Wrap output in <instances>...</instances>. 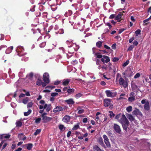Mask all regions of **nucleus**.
<instances>
[{
    "mask_svg": "<svg viewBox=\"0 0 151 151\" xmlns=\"http://www.w3.org/2000/svg\"><path fill=\"white\" fill-rule=\"evenodd\" d=\"M118 121L121 123L123 129L127 131V127L129 125V122L125 116L124 114H122L120 120H118Z\"/></svg>",
    "mask_w": 151,
    "mask_h": 151,
    "instance_id": "nucleus-1",
    "label": "nucleus"
},
{
    "mask_svg": "<svg viewBox=\"0 0 151 151\" xmlns=\"http://www.w3.org/2000/svg\"><path fill=\"white\" fill-rule=\"evenodd\" d=\"M78 45H76V43H71V45L68 46V52L70 54H72L74 53L75 51H77L79 48Z\"/></svg>",
    "mask_w": 151,
    "mask_h": 151,
    "instance_id": "nucleus-2",
    "label": "nucleus"
},
{
    "mask_svg": "<svg viewBox=\"0 0 151 151\" xmlns=\"http://www.w3.org/2000/svg\"><path fill=\"white\" fill-rule=\"evenodd\" d=\"M128 79H124L122 77H121L119 81V83L120 85H122L124 88H126L128 86Z\"/></svg>",
    "mask_w": 151,
    "mask_h": 151,
    "instance_id": "nucleus-3",
    "label": "nucleus"
},
{
    "mask_svg": "<svg viewBox=\"0 0 151 151\" xmlns=\"http://www.w3.org/2000/svg\"><path fill=\"white\" fill-rule=\"evenodd\" d=\"M133 75V72L131 69H127L124 72L122 73V75L124 78H126L127 77H131Z\"/></svg>",
    "mask_w": 151,
    "mask_h": 151,
    "instance_id": "nucleus-4",
    "label": "nucleus"
},
{
    "mask_svg": "<svg viewBox=\"0 0 151 151\" xmlns=\"http://www.w3.org/2000/svg\"><path fill=\"white\" fill-rule=\"evenodd\" d=\"M49 76L47 73H45L43 75V80L45 83H50Z\"/></svg>",
    "mask_w": 151,
    "mask_h": 151,
    "instance_id": "nucleus-5",
    "label": "nucleus"
},
{
    "mask_svg": "<svg viewBox=\"0 0 151 151\" xmlns=\"http://www.w3.org/2000/svg\"><path fill=\"white\" fill-rule=\"evenodd\" d=\"M113 128L116 133L120 134L121 132V129L119 126L116 124H114Z\"/></svg>",
    "mask_w": 151,
    "mask_h": 151,
    "instance_id": "nucleus-6",
    "label": "nucleus"
},
{
    "mask_svg": "<svg viewBox=\"0 0 151 151\" xmlns=\"http://www.w3.org/2000/svg\"><path fill=\"white\" fill-rule=\"evenodd\" d=\"M103 137L104 139V142L107 147L109 148L111 146V144L107 136L106 135L104 134L103 136Z\"/></svg>",
    "mask_w": 151,
    "mask_h": 151,
    "instance_id": "nucleus-7",
    "label": "nucleus"
},
{
    "mask_svg": "<svg viewBox=\"0 0 151 151\" xmlns=\"http://www.w3.org/2000/svg\"><path fill=\"white\" fill-rule=\"evenodd\" d=\"M132 114L133 115H138L140 116L142 115V113L139 111V109L135 108V109L132 112Z\"/></svg>",
    "mask_w": 151,
    "mask_h": 151,
    "instance_id": "nucleus-8",
    "label": "nucleus"
},
{
    "mask_svg": "<svg viewBox=\"0 0 151 151\" xmlns=\"http://www.w3.org/2000/svg\"><path fill=\"white\" fill-rule=\"evenodd\" d=\"M62 111V107L60 106H56L55 108H54L53 110V112L55 113Z\"/></svg>",
    "mask_w": 151,
    "mask_h": 151,
    "instance_id": "nucleus-9",
    "label": "nucleus"
},
{
    "mask_svg": "<svg viewBox=\"0 0 151 151\" xmlns=\"http://www.w3.org/2000/svg\"><path fill=\"white\" fill-rule=\"evenodd\" d=\"M41 117L42 118L43 122L44 123H47L50 122L52 119L51 117H47L46 116Z\"/></svg>",
    "mask_w": 151,
    "mask_h": 151,
    "instance_id": "nucleus-10",
    "label": "nucleus"
},
{
    "mask_svg": "<svg viewBox=\"0 0 151 151\" xmlns=\"http://www.w3.org/2000/svg\"><path fill=\"white\" fill-rule=\"evenodd\" d=\"M123 15V14L122 13H120L115 17V20L117 21V22H119L121 20V17L122 15Z\"/></svg>",
    "mask_w": 151,
    "mask_h": 151,
    "instance_id": "nucleus-11",
    "label": "nucleus"
},
{
    "mask_svg": "<svg viewBox=\"0 0 151 151\" xmlns=\"http://www.w3.org/2000/svg\"><path fill=\"white\" fill-rule=\"evenodd\" d=\"M70 116L69 115H65L62 119V121L65 123H68L70 119Z\"/></svg>",
    "mask_w": 151,
    "mask_h": 151,
    "instance_id": "nucleus-12",
    "label": "nucleus"
},
{
    "mask_svg": "<svg viewBox=\"0 0 151 151\" xmlns=\"http://www.w3.org/2000/svg\"><path fill=\"white\" fill-rule=\"evenodd\" d=\"M104 106L105 107H108L111 104V100L106 99H104Z\"/></svg>",
    "mask_w": 151,
    "mask_h": 151,
    "instance_id": "nucleus-13",
    "label": "nucleus"
},
{
    "mask_svg": "<svg viewBox=\"0 0 151 151\" xmlns=\"http://www.w3.org/2000/svg\"><path fill=\"white\" fill-rule=\"evenodd\" d=\"M22 146L23 147H26L27 149L28 150H31L33 147V144L32 143H28L23 145Z\"/></svg>",
    "mask_w": 151,
    "mask_h": 151,
    "instance_id": "nucleus-14",
    "label": "nucleus"
},
{
    "mask_svg": "<svg viewBox=\"0 0 151 151\" xmlns=\"http://www.w3.org/2000/svg\"><path fill=\"white\" fill-rule=\"evenodd\" d=\"M105 93L107 97H114L113 93L110 90H107L105 91Z\"/></svg>",
    "mask_w": 151,
    "mask_h": 151,
    "instance_id": "nucleus-15",
    "label": "nucleus"
},
{
    "mask_svg": "<svg viewBox=\"0 0 151 151\" xmlns=\"http://www.w3.org/2000/svg\"><path fill=\"white\" fill-rule=\"evenodd\" d=\"M134 93L133 92H132L130 94V96H130L128 99V100L129 102H132L135 100V97L134 96Z\"/></svg>",
    "mask_w": 151,
    "mask_h": 151,
    "instance_id": "nucleus-16",
    "label": "nucleus"
},
{
    "mask_svg": "<svg viewBox=\"0 0 151 151\" xmlns=\"http://www.w3.org/2000/svg\"><path fill=\"white\" fill-rule=\"evenodd\" d=\"M126 115L130 121L132 122L134 120V118L132 114L127 113Z\"/></svg>",
    "mask_w": 151,
    "mask_h": 151,
    "instance_id": "nucleus-17",
    "label": "nucleus"
},
{
    "mask_svg": "<svg viewBox=\"0 0 151 151\" xmlns=\"http://www.w3.org/2000/svg\"><path fill=\"white\" fill-rule=\"evenodd\" d=\"M70 81V80L69 79H64L63 82V85L65 86H67Z\"/></svg>",
    "mask_w": 151,
    "mask_h": 151,
    "instance_id": "nucleus-18",
    "label": "nucleus"
},
{
    "mask_svg": "<svg viewBox=\"0 0 151 151\" xmlns=\"http://www.w3.org/2000/svg\"><path fill=\"white\" fill-rule=\"evenodd\" d=\"M13 48V47L12 46L8 47L6 50V54H9L10 53L12 52Z\"/></svg>",
    "mask_w": 151,
    "mask_h": 151,
    "instance_id": "nucleus-19",
    "label": "nucleus"
},
{
    "mask_svg": "<svg viewBox=\"0 0 151 151\" xmlns=\"http://www.w3.org/2000/svg\"><path fill=\"white\" fill-rule=\"evenodd\" d=\"M16 50L17 53L18 52H23L24 51V49L23 47L19 46L17 47Z\"/></svg>",
    "mask_w": 151,
    "mask_h": 151,
    "instance_id": "nucleus-20",
    "label": "nucleus"
},
{
    "mask_svg": "<svg viewBox=\"0 0 151 151\" xmlns=\"http://www.w3.org/2000/svg\"><path fill=\"white\" fill-rule=\"evenodd\" d=\"M65 101L68 104L72 105L74 104L75 102L72 99H70L68 100H66Z\"/></svg>",
    "mask_w": 151,
    "mask_h": 151,
    "instance_id": "nucleus-21",
    "label": "nucleus"
},
{
    "mask_svg": "<svg viewBox=\"0 0 151 151\" xmlns=\"http://www.w3.org/2000/svg\"><path fill=\"white\" fill-rule=\"evenodd\" d=\"M144 108L145 110L148 111L150 109V104L148 101H147L144 105Z\"/></svg>",
    "mask_w": 151,
    "mask_h": 151,
    "instance_id": "nucleus-22",
    "label": "nucleus"
},
{
    "mask_svg": "<svg viewBox=\"0 0 151 151\" xmlns=\"http://www.w3.org/2000/svg\"><path fill=\"white\" fill-rule=\"evenodd\" d=\"M94 151H104L103 150H102L98 146L94 145L93 147Z\"/></svg>",
    "mask_w": 151,
    "mask_h": 151,
    "instance_id": "nucleus-23",
    "label": "nucleus"
},
{
    "mask_svg": "<svg viewBox=\"0 0 151 151\" xmlns=\"http://www.w3.org/2000/svg\"><path fill=\"white\" fill-rule=\"evenodd\" d=\"M99 142L100 145H101L103 147H104V148H106V147L104 143L103 140L102 138H100L99 139Z\"/></svg>",
    "mask_w": 151,
    "mask_h": 151,
    "instance_id": "nucleus-24",
    "label": "nucleus"
},
{
    "mask_svg": "<svg viewBox=\"0 0 151 151\" xmlns=\"http://www.w3.org/2000/svg\"><path fill=\"white\" fill-rule=\"evenodd\" d=\"M16 127L18 128L21 127L22 125V123L19 121L16 122Z\"/></svg>",
    "mask_w": 151,
    "mask_h": 151,
    "instance_id": "nucleus-25",
    "label": "nucleus"
},
{
    "mask_svg": "<svg viewBox=\"0 0 151 151\" xmlns=\"http://www.w3.org/2000/svg\"><path fill=\"white\" fill-rule=\"evenodd\" d=\"M59 128L61 131H63L65 130L66 127L64 125L61 124L59 125Z\"/></svg>",
    "mask_w": 151,
    "mask_h": 151,
    "instance_id": "nucleus-26",
    "label": "nucleus"
},
{
    "mask_svg": "<svg viewBox=\"0 0 151 151\" xmlns=\"http://www.w3.org/2000/svg\"><path fill=\"white\" fill-rule=\"evenodd\" d=\"M2 139H8L9 138L10 136L11 135H10L9 134H2Z\"/></svg>",
    "mask_w": 151,
    "mask_h": 151,
    "instance_id": "nucleus-27",
    "label": "nucleus"
},
{
    "mask_svg": "<svg viewBox=\"0 0 151 151\" xmlns=\"http://www.w3.org/2000/svg\"><path fill=\"white\" fill-rule=\"evenodd\" d=\"M94 55L96 56V58H101L103 57V56L102 55L100 54L99 52H96L94 54Z\"/></svg>",
    "mask_w": 151,
    "mask_h": 151,
    "instance_id": "nucleus-28",
    "label": "nucleus"
},
{
    "mask_svg": "<svg viewBox=\"0 0 151 151\" xmlns=\"http://www.w3.org/2000/svg\"><path fill=\"white\" fill-rule=\"evenodd\" d=\"M72 14V11L70 10H68V12H67L65 13V16L66 17H68V16H70Z\"/></svg>",
    "mask_w": 151,
    "mask_h": 151,
    "instance_id": "nucleus-29",
    "label": "nucleus"
},
{
    "mask_svg": "<svg viewBox=\"0 0 151 151\" xmlns=\"http://www.w3.org/2000/svg\"><path fill=\"white\" fill-rule=\"evenodd\" d=\"M102 45V42L101 41L97 42L96 44V46L99 48H100Z\"/></svg>",
    "mask_w": 151,
    "mask_h": 151,
    "instance_id": "nucleus-30",
    "label": "nucleus"
},
{
    "mask_svg": "<svg viewBox=\"0 0 151 151\" xmlns=\"http://www.w3.org/2000/svg\"><path fill=\"white\" fill-rule=\"evenodd\" d=\"M103 57L105 59H106L105 61L106 63H107L110 61V59H109V58L108 56H106V55H103Z\"/></svg>",
    "mask_w": 151,
    "mask_h": 151,
    "instance_id": "nucleus-31",
    "label": "nucleus"
},
{
    "mask_svg": "<svg viewBox=\"0 0 151 151\" xmlns=\"http://www.w3.org/2000/svg\"><path fill=\"white\" fill-rule=\"evenodd\" d=\"M42 80L38 78L36 81V84L38 86H40L42 84Z\"/></svg>",
    "mask_w": 151,
    "mask_h": 151,
    "instance_id": "nucleus-32",
    "label": "nucleus"
},
{
    "mask_svg": "<svg viewBox=\"0 0 151 151\" xmlns=\"http://www.w3.org/2000/svg\"><path fill=\"white\" fill-rule=\"evenodd\" d=\"M75 89L74 88H69L67 90V92L69 94H71L72 93L74 92Z\"/></svg>",
    "mask_w": 151,
    "mask_h": 151,
    "instance_id": "nucleus-33",
    "label": "nucleus"
},
{
    "mask_svg": "<svg viewBox=\"0 0 151 151\" xmlns=\"http://www.w3.org/2000/svg\"><path fill=\"white\" fill-rule=\"evenodd\" d=\"M31 112L32 110L29 109L27 112L24 113V115L25 116H27L31 113Z\"/></svg>",
    "mask_w": 151,
    "mask_h": 151,
    "instance_id": "nucleus-34",
    "label": "nucleus"
},
{
    "mask_svg": "<svg viewBox=\"0 0 151 151\" xmlns=\"http://www.w3.org/2000/svg\"><path fill=\"white\" fill-rule=\"evenodd\" d=\"M52 106L50 104H47V108L46 109V111L47 112H49L51 109Z\"/></svg>",
    "mask_w": 151,
    "mask_h": 151,
    "instance_id": "nucleus-35",
    "label": "nucleus"
},
{
    "mask_svg": "<svg viewBox=\"0 0 151 151\" xmlns=\"http://www.w3.org/2000/svg\"><path fill=\"white\" fill-rule=\"evenodd\" d=\"M29 99L28 97H26L25 98L23 99L22 100V102L24 104H26L28 101Z\"/></svg>",
    "mask_w": 151,
    "mask_h": 151,
    "instance_id": "nucleus-36",
    "label": "nucleus"
},
{
    "mask_svg": "<svg viewBox=\"0 0 151 151\" xmlns=\"http://www.w3.org/2000/svg\"><path fill=\"white\" fill-rule=\"evenodd\" d=\"M110 113L109 116L111 118H113L115 116V114L113 113V112L111 111H109Z\"/></svg>",
    "mask_w": 151,
    "mask_h": 151,
    "instance_id": "nucleus-37",
    "label": "nucleus"
},
{
    "mask_svg": "<svg viewBox=\"0 0 151 151\" xmlns=\"http://www.w3.org/2000/svg\"><path fill=\"white\" fill-rule=\"evenodd\" d=\"M41 130L40 129H37L35 132L34 134L35 135H37L39 134L41 132Z\"/></svg>",
    "mask_w": 151,
    "mask_h": 151,
    "instance_id": "nucleus-38",
    "label": "nucleus"
},
{
    "mask_svg": "<svg viewBox=\"0 0 151 151\" xmlns=\"http://www.w3.org/2000/svg\"><path fill=\"white\" fill-rule=\"evenodd\" d=\"M7 46L6 45H2L0 46V51L4 50L5 48L7 47Z\"/></svg>",
    "mask_w": 151,
    "mask_h": 151,
    "instance_id": "nucleus-39",
    "label": "nucleus"
},
{
    "mask_svg": "<svg viewBox=\"0 0 151 151\" xmlns=\"http://www.w3.org/2000/svg\"><path fill=\"white\" fill-rule=\"evenodd\" d=\"M132 110V107L131 106H129L126 108V110L128 112H130Z\"/></svg>",
    "mask_w": 151,
    "mask_h": 151,
    "instance_id": "nucleus-40",
    "label": "nucleus"
},
{
    "mask_svg": "<svg viewBox=\"0 0 151 151\" xmlns=\"http://www.w3.org/2000/svg\"><path fill=\"white\" fill-rule=\"evenodd\" d=\"M79 128V126L78 124L75 125L74 127L72 128V130H75Z\"/></svg>",
    "mask_w": 151,
    "mask_h": 151,
    "instance_id": "nucleus-41",
    "label": "nucleus"
},
{
    "mask_svg": "<svg viewBox=\"0 0 151 151\" xmlns=\"http://www.w3.org/2000/svg\"><path fill=\"white\" fill-rule=\"evenodd\" d=\"M27 54V53L25 52H18V55L20 56H22L24 55H25L26 54Z\"/></svg>",
    "mask_w": 151,
    "mask_h": 151,
    "instance_id": "nucleus-42",
    "label": "nucleus"
},
{
    "mask_svg": "<svg viewBox=\"0 0 151 151\" xmlns=\"http://www.w3.org/2000/svg\"><path fill=\"white\" fill-rule=\"evenodd\" d=\"M46 43L45 42H43L40 45V47L41 48L44 47L46 45Z\"/></svg>",
    "mask_w": 151,
    "mask_h": 151,
    "instance_id": "nucleus-43",
    "label": "nucleus"
},
{
    "mask_svg": "<svg viewBox=\"0 0 151 151\" xmlns=\"http://www.w3.org/2000/svg\"><path fill=\"white\" fill-rule=\"evenodd\" d=\"M47 104H45L44 106H43L42 105H40L39 106V109H42L43 108H44V109H45L47 108Z\"/></svg>",
    "mask_w": 151,
    "mask_h": 151,
    "instance_id": "nucleus-44",
    "label": "nucleus"
},
{
    "mask_svg": "<svg viewBox=\"0 0 151 151\" xmlns=\"http://www.w3.org/2000/svg\"><path fill=\"white\" fill-rule=\"evenodd\" d=\"M41 120V118H38L35 120V122L37 124H39L40 123Z\"/></svg>",
    "mask_w": 151,
    "mask_h": 151,
    "instance_id": "nucleus-45",
    "label": "nucleus"
},
{
    "mask_svg": "<svg viewBox=\"0 0 151 151\" xmlns=\"http://www.w3.org/2000/svg\"><path fill=\"white\" fill-rule=\"evenodd\" d=\"M129 61L128 60H127L125 63H124L122 65V66L124 67L126 66L129 63Z\"/></svg>",
    "mask_w": 151,
    "mask_h": 151,
    "instance_id": "nucleus-46",
    "label": "nucleus"
},
{
    "mask_svg": "<svg viewBox=\"0 0 151 151\" xmlns=\"http://www.w3.org/2000/svg\"><path fill=\"white\" fill-rule=\"evenodd\" d=\"M57 32L60 34H62L64 33V30L62 29H60Z\"/></svg>",
    "mask_w": 151,
    "mask_h": 151,
    "instance_id": "nucleus-47",
    "label": "nucleus"
},
{
    "mask_svg": "<svg viewBox=\"0 0 151 151\" xmlns=\"http://www.w3.org/2000/svg\"><path fill=\"white\" fill-rule=\"evenodd\" d=\"M121 114H117V115H116V116L115 117V119H117V121L119 120H120L119 119L121 117Z\"/></svg>",
    "mask_w": 151,
    "mask_h": 151,
    "instance_id": "nucleus-48",
    "label": "nucleus"
},
{
    "mask_svg": "<svg viewBox=\"0 0 151 151\" xmlns=\"http://www.w3.org/2000/svg\"><path fill=\"white\" fill-rule=\"evenodd\" d=\"M141 30L138 29L135 32V34L136 36H137L138 35L140 34Z\"/></svg>",
    "mask_w": 151,
    "mask_h": 151,
    "instance_id": "nucleus-49",
    "label": "nucleus"
},
{
    "mask_svg": "<svg viewBox=\"0 0 151 151\" xmlns=\"http://www.w3.org/2000/svg\"><path fill=\"white\" fill-rule=\"evenodd\" d=\"M33 105V103L32 102L29 103L27 105V107L28 108L32 107Z\"/></svg>",
    "mask_w": 151,
    "mask_h": 151,
    "instance_id": "nucleus-50",
    "label": "nucleus"
},
{
    "mask_svg": "<svg viewBox=\"0 0 151 151\" xmlns=\"http://www.w3.org/2000/svg\"><path fill=\"white\" fill-rule=\"evenodd\" d=\"M134 48V46L132 45H131L127 49V50L128 51H131L132 50V49Z\"/></svg>",
    "mask_w": 151,
    "mask_h": 151,
    "instance_id": "nucleus-51",
    "label": "nucleus"
},
{
    "mask_svg": "<svg viewBox=\"0 0 151 151\" xmlns=\"http://www.w3.org/2000/svg\"><path fill=\"white\" fill-rule=\"evenodd\" d=\"M116 17V14H111L109 17V19H112L114 18H115Z\"/></svg>",
    "mask_w": 151,
    "mask_h": 151,
    "instance_id": "nucleus-52",
    "label": "nucleus"
},
{
    "mask_svg": "<svg viewBox=\"0 0 151 151\" xmlns=\"http://www.w3.org/2000/svg\"><path fill=\"white\" fill-rule=\"evenodd\" d=\"M83 95L81 93H78L76 94V97L77 98H78L80 97Z\"/></svg>",
    "mask_w": 151,
    "mask_h": 151,
    "instance_id": "nucleus-53",
    "label": "nucleus"
},
{
    "mask_svg": "<svg viewBox=\"0 0 151 151\" xmlns=\"http://www.w3.org/2000/svg\"><path fill=\"white\" fill-rule=\"evenodd\" d=\"M140 76V74L139 73H137L136 75L134 76V78H137L138 77H139Z\"/></svg>",
    "mask_w": 151,
    "mask_h": 151,
    "instance_id": "nucleus-54",
    "label": "nucleus"
},
{
    "mask_svg": "<svg viewBox=\"0 0 151 151\" xmlns=\"http://www.w3.org/2000/svg\"><path fill=\"white\" fill-rule=\"evenodd\" d=\"M71 63L73 65H74L78 63V62L76 60H73L72 61Z\"/></svg>",
    "mask_w": 151,
    "mask_h": 151,
    "instance_id": "nucleus-55",
    "label": "nucleus"
},
{
    "mask_svg": "<svg viewBox=\"0 0 151 151\" xmlns=\"http://www.w3.org/2000/svg\"><path fill=\"white\" fill-rule=\"evenodd\" d=\"M24 135V134L23 133H20L19 134H18V137L19 138V140H20V139L22 138V137Z\"/></svg>",
    "mask_w": 151,
    "mask_h": 151,
    "instance_id": "nucleus-56",
    "label": "nucleus"
},
{
    "mask_svg": "<svg viewBox=\"0 0 151 151\" xmlns=\"http://www.w3.org/2000/svg\"><path fill=\"white\" fill-rule=\"evenodd\" d=\"M84 112V110L83 109H80V110H79L78 112V114H82Z\"/></svg>",
    "mask_w": 151,
    "mask_h": 151,
    "instance_id": "nucleus-57",
    "label": "nucleus"
},
{
    "mask_svg": "<svg viewBox=\"0 0 151 151\" xmlns=\"http://www.w3.org/2000/svg\"><path fill=\"white\" fill-rule=\"evenodd\" d=\"M125 95V94L124 93H122L120 95V97L119 98V99L121 100L122 99H124V98H123V97H122V96H124Z\"/></svg>",
    "mask_w": 151,
    "mask_h": 151,
    "instance_id": "nucleus-58",
    "label": "nucleus"
},
{
    "mask_svg": "<svg viewBox=\"0 0 151 151\" xmlns=\"http://www.w3.org/2000/svg\"><path fill=\"white\" fill-rule=\"evenodd\" d=\"M111 47L114 50L116 49V44L114 43L111 46Z\"/></svg>",
    "mask_w": 151,
    "mask_h": 151,
    "instance_id": "nucleus-59",
    "label": "nucleus"
},
{
    "mask_svg": "<svg viewBox=\"0 0 151 151\" xmlns=\"http://www.w3.org/2000/svg\"><path fill=\"white\" fill-rule=\"evenodd\" d=\"M119 60V59L117 57H114L113 58L112 61L113 62H116Z\"/></svg>",
    "mask_w": 151,
    "mask_h": 151,
    "instance_id": "nucleus-60",
    "label": "nucleus"
},
{
    "mask_svg": "<svg viewBox=\"0 0 151 151\" xmlns=\"http://www.w3.org/2000/svg\"><path fill=\"white\" fill-rule=\"evenodd\" d=\"M107 134L111 137H112L113 136V134L112 133L111 131H108L107 132Z\"/></svg>",
    "mask_w": 151,
    "mask_h": 151,
    "instance_id": "nucleus-61",
    "label": "nucleus"
},
{
    "mask_svg": "<svg viewBox=\"0 0 151 151\" xmlns=\"http://www.w3.org/2000/svg\"><path fill=\"white\" fill-rule=\"evenodd\" d=\"M60 83V81H55L54 83V84L55 85H59Z\"/></svg>",
    "mask_w": 151,
    "mask_h": 151,
    "instance_id": "nucleus-62",
    "label": "nucleus"
},
{
    "mask_svg": "<svg viewBox=\"0 0 151 151\" xmlns=\"http://www.w3.org/2000/svg\"><path fill=\"white\" fill-rule=\"evenodd\" d=\"M58 95L57 93H52L51 94V96L52 97Z\"/></svg>",
    "mask_w": 151,
    "mask_h": 151,
    "instance_id": "nucleus-63",
    "label": "nucleus"
},
{
    "mask_svg": "<svg viewBox=\"0 0 151 151\" xmlns=\"http://www.w3.org/2000/svg\"><path fill=\"white\" fill-rule=\"evenodd\" d=\"M33 76V73L32 72H31L30 73L29 75L28 76L30 78H32Z\"/></svg>",
    "mask_w": 151,
    "mask_h": 151,
    "instance_id": "nucleus-64",
    "label": "nucleus"
}]
</instances>
